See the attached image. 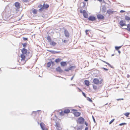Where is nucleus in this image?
Masks as SVG:
<instances>
[{
  "mask_svg": "<svg viewBox=\"0 0 130 130\" xmlns=\"http://www.w3.org/2000/svg\"><path fill=\"white\" fill-rule=\"evenodd\" d=\"M84 121V119L82 117H79L77 121V122L80 124H82L83 123Z\"/></svg>",
  "mask_w": 130,
  "mask_h": 130,
  "instance_id": "6e6552de",
  "label": "nucleus"
},
{
  "mask_svg": "<svg viewBox=\"0 0 130 130\" xmlns=\"http://www.w3.org/2000/svg\"><path fill=\"white\" fill-rule=\"evenodd\" d=\"M64 35L67 38H69L70 36V34L69 33L68 30L66 29L64 30Z\"/></svg>",
  "mask_w": 130,
  "mask_h": 130,
  "instance_id": "1a4fd4ad",
  "label": "nucleus"
},
{
  "mask_svg": "<svg viewBox=\"0 0 130 130\" xmlns=\"http://www.w3.org/2000/svg\"><path fill=\"white\" fill-rule=\"evenodd\" d=\"M46 38L47 40H48V42H50V41H52L51 38V37L49 35H48L47 36Z\"/></svg>",
  "mask_w": 130,
  "mask_h": 130,
  "instance_id": "a211bd4d",
  "label": "nucleus"
},
{
  "mask_svg": "<svg viewBox=\"0 0 130 130\" xmlns=\"http://www.w3.org/2000/svg\"><path fill=\"white\" fill-rule=\"evenodd\" d=\"M47 51L48 52L52 53L53 54H55V51H52V50H48Z\"/></svg>",
  "mask_w": 130,
  "mask_h": 130,
  "instance_id": "a878e982",
  "label": "nucleus"
},
{
  "mask_svg": "<svg viewBox=\"0 0 130 130\" xmlns=\"http://www.w3.org/2000/svg\"><path fill=\"white\" fill-rule=\"evenodd\" d=\"M121 47V46H116L115 47L116 49L117 50H118L119 48H120Z\"/></svg>",
  "mask_w": 130,
  "mask_h": 130,
  "instance_id": "c9c22d12",
  "label": "nucleus"
},
{
  "mask_svg": "<svg viewBox=\"0 0 130 130\" xmlns=\"http://www.w3.org/2000/svg\"><path fill=\"white\" fill-rule=\"evenodd\" d=\"M102 61L103 62H104V63H106V64H107V65H108V66L110 67L111 68H113V67H112L109 63L107 62H106V61H103V60H102Z\"/></svg>",
  "mask_w": 130,
  "mask_h": 130,
  "instance_id": "412c9836",
  "label": "nucleus"
},
{
  "mask_svg": "<svg viewBox=\"0 0 130 130\" xmlns=\"http://www.w3.org/2000/svg\"><path fill=\"white\" fill-rule=\"evenodd\" d=\"M124 100L123 99H117V101H119L120 100Z\"/></svg>",
  "mask_w": 130,
  "mask_h": 130,
  "instance_id": "49530a36",
  "label": "nucleus"
},
{
  "mask_svg": "<svg viewBox=\"0 0 130 130\" xmlns=\"http://www.w3.org/2000/svg\"><path fill=\"white\" fill-rule=\"evenodd\" d=\"M130 114V113L129 112H126L125 113L124 115H125L126 117H128V116Z\"/></svg>",
  "mask_w": 130,
  "mask_h": 130,
  "instance_id": "7c9ffc66",
  "label": "nucleus"
},
{
  "mask_svg": "<svg viewBox=\"0 0 130 130\" xmlns=\"http://www.w3.org/2000/svg\"><path fill=\"white\" fill-rule=\"evenodd\" d=\"M82 94L85 97H86V95L83 92H82Z\"/></svg>",
  "mask_w": 130,
  "mask_h": 130,
  "instance_id": "c03bdc74",
  "label": "nucleus"
},
{
  "mask_svg": "<svg viewBox=\"0 0 130 130\" xmlns=\"http://www.w3.org/2000/svg\"><path fill=\"white\" fill-rule=\"evenodd\" d=\"M125 19L127 21H128L130 20V18L127 16H125Z\"/></svg>",
  "mask_w": 130,
  "mask_h": 130,
  "instance_id": "aec40b11",
  "label": "nucleus"
},
{
  "mask_svg": "<svg viewBox=\"0 0 130 130\" xmlns=\"http://www.w3.org/2000/svg\"><path fill=\"white\" fill-rule=\"evenodd\" d=\"M107 12L108 14H112L113 13V12L111 10H108L107 11Z\"/></svg>",
  "mask_w": 130,
  "mask_h": 130,
  "instance_id": "5701e85b",
  "label": "nucleus"
},
{
  "mask_svg": "<svg viewBox=\"0 0 130 130\" xmlns=\"http://www.w3.org/2000/svg\"><path fill=\"white\" fill-rule=\"evenodd\" d=\"M84 1H88V0H84Z\"/></svg>",
  "mask_w": 130,
  "mask_h": 130,
  "instance_id": "bf43d9fd",
  "label": "nucleus"
},
{
  "mask_svg": "<svg viewBox=\"0 0 130 130\" xmlns=\"http://www.w3.org/2000/svg\"><path fill=\"white\" fill-rule=\"evenodd\" d=\"M64 111L65 113H68L70 112V110L68 108H66L64 109Z\"/></svg>",
  "mask_w": 130,
  "mask_h": 130,
  "instance_id": "dca6fc26",
  "label": "nucleus"
},
{
  "mask_svg": "<svg viewBox=\"0 0 130 130\" xmlns=\"http://www.w3.org/2000/svg\"><path fill=\"white\" fill-rule=\"evenodd\" d=\"M65 114V113L64 111H61V112H59V114L61 116H63Z\"/></svg>",
  "mask_w": 130,
  "mask_h": 130,
  "instance_id": "b1692460",
  "label": "nucleus"
},
{
  "mask_svg": "<svg viewBox=\"0 0 130 130\" xmlns=\"http://www.w3.org/2000/svg\"><path fill=\"white\" fill-rule=\"evenodd\" d=\"M23 47H26L27 43H24L22 44Z\"/></svg>",
  "mask_w": 130,
  "mask_h": 130,
  "instance_id": "4c0bfd02",
  "label": "nucleus"
},
{
  "mask_svg": "<svg viewBox=\"0 0 130 130\" xmlns=\"http://www.w3.org/2000/svg\"><path fill=\"white\" fill-rule=\"evenodd\" d=\"M69 41V39H67V40H64L63 41V42L64 43H68Z\"/></svg>",
  "mask_w": 130,
  "mask_h": 130,
  "instance_id": "c756f323",
  "label": "nucleus"
},
{
  "mask_svg": "<svg viewBox=\"0 0 130 130\" xmlns=\"http://www.w3.org/2000/svg\"><path fill=\"white\" fill-rule=\"evenodd\" d=\"M74 75L71 78V80H72L73 79V78H74Z\"/></svg>",
  "mask_w": 130,
  "mask_h": 130,
  "instance_id": "864d4df0",
  "label": "nucleus"
},
{
  "mask_svg": "<svg viewBox=\"0 0 130 130\" xmlns=\"http://www.w3.org/2000/svg\"><path fill=\"white\" fill-rule=\"evenodd\" d=\"M115 119H113L112 120H111L110 121L109 123V124H111L115 120Z\"/></svg>",
  "mask_w": 130,
  "mask_h": 130,
  "instance_id": "e433bc0d",
  "label": "nucleus"
},
{
  "mask_svg": "<svg viewBox=\"0 0 130 130\" xmlns=\"http://www.w3.org/2000/svg\"><path fill=\"white\" fill-rule=\"evenodd\" d=\"M78 89L80 91H81V92H82V91L80 89H79L78 88Z\"/></svg>",
  "mask_w": 130,
  "mask_h": 130,
  "instance_id": "6e6d98bb",
  "label": "nucleus"
},
{
  "mask_svg": "<svg viewBox=\"0 0 130 130\" xmlns=\"http://www.w3.org/2000/svg\"><path fill=\"white\" fill-rule=\"evenodd\" d=\"M82 3H83L84 4V7H85L86 5V3L84 2Z\"/></svg>",
  "mask_w": 130,
  "mask_h": 130,
  "instance_id": "603ef678",
  "label": "nucleus"
},
{
  "mask_svg": "<svg viewBox=\"0 0 130 130\" xmlns=\"http://www.w3.org/2000/svg\"><path fill=\"white\" fill-rule=\"evenodd\" d=\"M71 111L73 112V113L75 116L76 117H78L80 115V112H78L77 110L72 109Z\"/></svg>",
  "mask_w": 130,
  "mask_h": 130,
  "instance_id": "39448f33",
  "label": "nucleus"
},
{
  "mask_svg": "<svg viewBox=\"0 0 130 130\" xmlns=\"http://www.w3.org/2000/svg\"><path fill=\"white\" fill-rule=\"evenodd\" d=\"M61 65L63 67L66 66L67 64L66 62L62 61L60 62Z\"/></svg>",
  "mask_w": 130,
  "mask_h": 130,
  "instance_id": "4468645a",
  "label": "nucleus"
},
{
  "mask_svg": "<svg viewBox=\"0 0 130 130\" xmlns=\"http://www.w3.org/2000/svg\"><path fill=\"white\" fill-rule=\"evenodd\" d=\"M103 79L101 80L100 81L97 78H95L93 79V82L95 84L98 85V84H101L103 82Z\"/></svg>",
  "mask_w": 130,
  "mask_h": 130,
  "instance_id": "20e7f679",
  "label": "nucleus"
},
{
  "mask_svg": "<svg viewBox=\"0 0 130 130\" xmlns=\"http://www.w3.org/2000/svg\"><path fill=\"white\" fill-rule=\"evenodd\" d=\"M89 31L88 30H86V31H85V32H86V34L87 35L88 34V31Z\"/></svg>",
  "mask_w": 130,
  "mask_h": 130,
  "instance_id": "37998d69",
  "label": "nucleus"
},
{
  "mask_svg": "<svg viewBox=\"0 0 130 130\" xmlns=\"http://www.w3.org/2000/svg\"><path fill=\"white\" fill-rule=\"evenodd\" d=\"M0 71H2V70H1V69H0Z\"/></svg>",
  "mask_w": 130,
  "mask_h": 130,
  "instance_id": "680f3d73",
  "label": "nucleus"
},
{
  "mask_svg": "<svg viewBox=\"0 0 130 130\" xmlns=\"http://www.w3.org/2000/svg\"><path fill=\"white\" fill-rule=\"evenodd\" d=\"M56 70L57 72L60 73H61L63 72V70L60 67H58L56 68Z\"/></svg>",
  "mask_w": 130,
  "mask_h": 130,
  "instance_id": "ddd939ff",
  "label": "nucleus"
},
{
  "mask_svg": "<svg viewBox=\"0 0 130 130\" xmlns=\"http://www.w3.org/2000/svg\"><path fill=\"white\" fill-rule=\"evenodd\" d=\"M10 9V7L9 6V5H7L5 7V9L6 10H8V9Z\"/></svg>",
  "mask_w": 130,
  "mask_h": 130,
  "instance_id": "bb28decb",
  "label": "nucleus"
},
{
  "mask_svg": "<svg viewBox=\"0 0 130 130\" xmlns=\"http://www.w3.org/2000/svg\"><path fill=\"white\" fill-rule=\"evenodd\" d=\"M22 1L24 2H28L29 0H22Z\"/></svg>",
  "mask_w": 130,
  "mask_h": 130,
  "instance_id": "a19ab883",
  "label": "nucleus"
},
{
  "mask_svg": "<svg viewBox=\"0 0 130 130\" xmlns=\"http://www.w3.org/2000/svg\"><path fill=\"white\" fill-rule=\"evenodd\" d=\"M84 82L85 84L87 86H89L90 85V83L88 80H85L84 81Z\"/></svg>",
  "mask_w": 130,
  "mask_h": 130,
  "instance_id": "f3484780",
  "label": "nucleus"
},
{
  "mask_svg": "<svg viewBox=\"0 0 130 130\" xmlns=\"http://www.w3.org/2000/svg\"><path fill=\"white\" fill-rule=\"evenodd\" d=\"M102 69L105 71H107L108 70V69L104 68H103Z\"/></svg>",
  "mask_w": 130,
  "mask_h": 130,
  "instance_id": "de8ad7c7",
  "label": "nucleus"
},
{
  "mask_svg": "<svg viewBox=\"0 0 130 130\" xmlns=\"http://www.w3.org/2000/svg\"><path fill=\"white\" fill-rule=\"evenodd\" d=\"M88 20L89 21H94L96 20V18L93 16H90L88 18Z\"/></svg>",
  "mask_w": 130,
  "mask_h": 130,
  "instance_id": "9d476101",
  "label": "nucleus"
},
{
  "mask_svg": "<svg viewBox=\"0 0 130 130\" xmlns=\"http://www.w3.org/2000/svg\"><path fill=\"white\" fill-rule=\"evenodd\" d=\"M37 10L34 9L32 10V12L34 14H36L37 13Z\"/></svg>",
  "mask_w": 130,
  "mask_h": 130,
  "instance_id": "6ab92c4d",
  "label": "nucleus"
},
{
  "mask_svg": "<svg viewBox=\"0 0 130 130\" xmlns=\"http://www.w3.org/2000/svg\"><path fill=\"white\" fill-rule=\"evenodd\" d=\"M56 126L58 127H60V124L58 123H56Z\"/></svg>",
  "mask_w": 130,
  "mask_h": 130,
  "instance_id": "f704fd0d",
  "label": "nucleus"
},
{
  "mask_svg": "<svg viewBox=\"0 0 130 130\" xmlns=\"http://www.w3.org/2000/svg\"><path fill=\"white\" fill-rule=\"evenodd\" d=\"M40 126L42 130H48V128L43 123H41L40 124Z\"/></svg>",
  "mask_w": 130,
  "mask_h": 130,
  "instance_id": "0eeeda50",
  "label": "nucleus"
},
{
  "mask_svg": "<svg viewBox=\"0 0 130 130\" xmlns=\"http://www.w3.org/2000/svg\"><path fill=\"white\" fill-rule=\"evenodd\" d=\"M76 67L75 66H71L69 68V69H70V70H71L72 69L75 68Z\"/></svg>",
  "mask_w": 130,
  "mask_h": 130,
  "instance_id": "473e14b6",
  "label": "nucleus"
},
{
  "mask_svg": "<svg viewBox=\"0 0 130 130\" xmlns=\"http://www.w3.org/2000/svg\"><path fill=\"white\" fill-rule=\"evenodd\" d=\"M51 62H52V63H53V62H52V61H51Z\"/></svg>",
  "mask_w": 130,
  "mask_h": 130,
  "instance_id": "052dcab7",
  "label": "nucleus"
},
{
  "mask_svg": "<svg viewBox=\"0 0 130 130\" xmlns=\"http://www.w3.org/2000/svg\"><path fill=\"white\" fill-rule=\"evenodd\" d=\"M125 12V11H124V10H121L120 11V12H121V13H123V12Z\"/></svg>",
  "mask_w": 130,
  "mask_h": 130,
  "instance_id": "a18cd8bd",
  "label": "nucleus"
},
{
  "mask_svg": "<svg viewBox=\"0 0 130 130\" xmlns=\"http://www.w3.org/2000/svg\"><path fill=\"white\" fill-rule=\"evenodd\" d=\"M49 5L44 3L42 5V4H40L38 6V8H40L39 9V10L40 11H42L44 9H46L48 8Z\"/></svg>",
  "mask_w": 130,
  "mask_h": 130,
  "instance_id": "f03ea898",
  "label": "nucleus"
},
{
  "mask_svg": "<svg viewBox=\"0 0 130 130\" xmlns=\"http://www.w3.org/2000/svg\"><path fill=\"white\" fill-rule=\"evenodd\" d=\"M93 88L94 90H96L97 89V87L96 85H93Z\"/></svg>",
  "mask_w": 130,
  "mask_h": 130,
  "instance_id": "2f4dec72",
  "label": "nucleus"
},
{
  "mask_svg": "<svg viewBox=\"0 0 130 130\" xmlns=\"http://www.w3.org/2000/svg\"><path fill=\"white\" fill-rule=\"evenodd\" d=\"M88 130V128L87 127H86L85 128V130Z\"/></svg>",
  "mask_w": 130,
  "mask_h": 130,
  "instance_id": "5fc2aeb1",
  "label": "nucleus"
},
{
  "mask_svg": "<svg viewBox=\"0 0 130 130\" xmlns=\"http://www.w3.org/2000/svg\"><path fill=\"white\" fill-rule=\"evenodd\" d=\"M80 12L81 13H83L84 18H88V15L85 10H84L83 11L82 10L80 9Z\"/></svg>",
  "mask_w": 130,
  "mask_h": 130,
  "instance_id": "423d86ee",
  "label": "nucleus"
},
{
  "mask_svg": "<svg viewBox=\"0 0 130 130\" xmlns=\"http://www.w3.org/2000/svg\"><path fill=\"white\" fill-rule=\"evenodd\" d=\"M87 100L88 101H89L90 102H92V100L90 98L88 97L87 98Z\"/></svg>",
  "mask_w": 130,
  "mask_h": 130,
  "instance_id": "72a5a7b5",
  "label": "nucleus"
},
{
  "mask_svg": "<svg viewBox=\"0 0 130 130\" xmlns=\"http://www.w3.org/2000/svg\"><path fill=\"white\" fill-rule=\"evenodd\" d=\"M97 17L98 19L100 20L103 19L104 18V16L101 14H98L97 15Z\"/></svg>",
  "mask_w": 130,
  "mask_h": 130,
  "instance_id": "f8f14e48",
  "label": "nucleus"
},
{
  "mask_svg": "<svg viewBox=\"0 0 130 130\" xmlns=\"http://www.w3.org/2000/svg\"><path fill=\"white\" fill-rule=\"evenodd\" d=\"M14 5L15 6V7L17 8V9H15V10L13 12V14H14L15 13H17V9H18L20 8V7L21 6V4L19 3L18 2H16L14 3Z\"/></svg>",
  "mask_w": 130,
  "mask_h": 130,
  "instance_id": "7ed1b4c3",
  "label": "nucleus"
},
{
  "mask_svg": "<svg viewBox=\"0 0 130 130\" xmlns=\"http://www.w3.org/2000/svg\"><path fill=\"white\" fill-rule=\"evenodd\" d=\"M92 117H93V121H94V122L95 123V119L94 117L93 116H92Z\"/></svg>",
  "mask_w": 130,
  "mask_h": 130,
  "instance_id": "09e8293b",
  "label": "nucleus"
},
{
  "mask_svg": "<svg viewBox=\"0 0 130 130\" xmlns=\"http://www.w3.org/2000/svg\"><path fill=\"white\" fill-rule=\"evenodd\" d=\"M22 54L21 55V59L19 60V62L20 65H23L29 59L32 55V54L31 51L25 48H23L21 50Z\"/></svg>",
  "mask_w": 130,
  "mask_h": 130,
  "instance_id": "f257e3e1",
  "label": "nucleus"
},
{
  "mask_svg": "<svg viewBox=\"0 0 130 130\" xmlns=\"http://www.w3.org/2000/svg\"><path fill=\"white\" fill-rule=\"evenodd\" d=\"M126 124V123H121L119 124V125L120 126H121L122 125H125Z\"/></svg>",
  "mask_w": 130,
  "mask_h": 130,
  "instance_id": "58836bf2",
  "label": "nucleus"
},
{
  "mask_svg": "<svg viewBox=\"0 0 130 130\" xmlns=\"http://www.w3.org/2000/svg\"><path fill=\"white\" fill-rule=\"evenodd\" d=\"M70 70V69H69V68L68 69H65L64 70L68 72Z\"/></svg>",
  "mask_w": 130,
  "mask_h": 130,
  "instance_id": "ea45409f",
  "label": "nucleus"
},
{
  "mask_svg": "<svg viewBox=\"0 0 130 130\" xmlns=\"http://www.w3.org/2000/svg\"><path fill=\"white\" fill-rule=\"evenodd\" d=\"M60 52H56L55 51V54H57V53H60Z\"/></svg>",
  "mask_w": 130,
  "mask_h": 130,
  "instance_id": "3c124183",
  "label": "nucleus"
},
{
  "mask_svg": "<svg viewBox=\"0 0 130 130\" xmlns=\"http://www.w3.org/2000/svg\"><path fill=\"white\" fill-rule=\"evenodd\" d=\"M98 0L100 2H101L102 1V0Z\"/></svg>",
  "mask_w": 130,
  "mask_h": 130,
  "instance_id": "4d7b16f0",
  "label": "nucleus"
},
{
  "mask_svg": "<svg viewBox=\"0 0 130 130\" xmlns=\"http://www.w3.org/2000/svg\"><path fill=\"white\" fill-rule=\"evenodd\" d=\"M61 60L60 59L58 58L56 59L55 60V61L56 63H58Z\"/></svg>",
  "mask_w": 130,
  "mask_h": 130,
  "instance_id": "393cba45",
  "label": "nucleus"
},
{
  "mask_svg": "<svg viewBox=\"0 0 130 130\" xmlns=\"http://www.w3.org/2000/svg\"><path fill=\"white\" fill-rule=\"evenodd\" d=\"M127 28H126L127 30L130 31V24H129L127 25Z\"/></svg>",
  "mask_w": 130,
  "mask_h": 130,
  "instance_id": "4be33fe9",
  "label": "nucleus"
},
{
  "mask_svg": "<svg viewBox=\"0 0 130 130\" xmlns=\"http://www.w3.org/2000/svg\"><path fill=\"white\" fill-rule=\"evenodd\" d=\"M85 124L87 126L88 125V124L86 122H85Z\"/></svg>",
  "mask_w": 130,
  "mask_h": 130,
  "instance_id": "8fccbe9b",
  "label": "nucleus"
},
{
  "mask_svg": "<svg viewBox=\"0 0 130 130\" xmlns=\"http://www.w3.org/2000/svg\"><path fill=\"white\" fill-rule=\"evenodd\" d=\"M51 65V63L50 62H48L47 63V67H50Z\"/></svg>",
  "mask_w": 130,
  "mask_h": 130,
  "instance_id": "cd10ccee",
  "label": "nucleus"
},
{
  "mask_svg": "<svg viewBox=\"0 0 130 130\" xmlns=\"http://www.w3.org/2000/svg\"><path fill=\"white\" fill-rule=\"evenodd\" d=\"M50 44L51 45L55 46L56 44V43L53 41H51L49 42Z\"/></svg>",
  "mask_w": 130,
  "mask_h": 130,
  "instance_id": "2eb2a0df",
  "label": "nucleus"
},
{
  "mask_svg": "<svg viewBox=\"0 0 130 130\" xmlns=\"http://www.w3.org/2000/svg\"><path fill=\"white\" fill-rule=\"evenodd\" d=\"M118 52L119 53V54H120V51L118 50Z\"/></svg>",
  "mask_w": 130,
  "mask_h": 130,
  "instance_id": "13d9d810",
  "label": "nucleus"
},
{
  "mask_svg": "<svg viewBox=\"0 0 130 130\" xmlns=\"http://www.w3.org/2000/svg\"><path fill=\"white\" fill-rule=\"evenodd\" d=\"M119 24L121 27H123L126 25L125 22L123 20H121L119 22Z\"/></svg>",
  "mask_w": 130,
  "mask_h": 130,
  "instance_id": "9b49d317",
  "label": "nucleus"
},
{
  "mask_svg": "<svg viewBox=\"0 0 130 130\" xmlns=\"http://www.w3.org/2000/svg\"><path fill=\"white\" fill-rule=\"evenodd\" d=\"M23 39L24 40H27L28 39L27 38L25 37H23Z\"/></svg>",
  "mask_w": 130,
  "mask_h": 130,
  "instance_id": "79ce46f5",
  "label": "nucleus"
},
{
  "mask_svg": "<svg viewBox=\"0 0 130 130\" xmlns=\"http://www.w3.org/2000/svg\"><path fill=\"white\" fill-rule=\"evenodd\" d=\"M32 114L35 115L38 114L39 115V113L38 111H36L33 112Z\"/></svg>",
  "mask_w": 130,
  "mask_h": 130,
  "instance_id": "c85d7f7f",
  "label": "nucleus"
}]
</instances>
